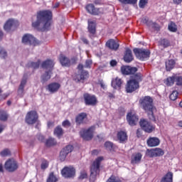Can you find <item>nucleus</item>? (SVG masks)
I'll return each mask as SVG.
<instances>
[{"label": "nucleus", "mask_w": 182, "mask_h": 182, "mask_svg": "<svg viewBox=\"0 0 182 182\" xmlns=\"http://www.w3.org/2000/svg\"><path fill=\"white\" fill-rule=\"evenodd\" d=\"M53 18V13L50 10L38 11L36 14V21L32 22V26L35 29H39V26L43 23V29H49Z\"/></svg>", "instance_id": "f257e3e1"}, {"label": "nucleus", "mask_w": 182, "mask_h": 182, "mask_svg": "<svg viewBox=\"0 0 182 182\" xmlns=\"http://www.w3.org/2000/svg\"><path fill=\"white\" fill-rule=\"evenodd\" d=\"M139 103L140 107L145 113H147L149 120L152 122H156V117L154 116V100L150 96L142 97L139 99Z\"/></svg>", "instance_id": "f03ea898"}, {"label": "nucleus", "mask_w": 182, "mask_h": 182, "mask_svg": "<svg viewBox=\"0 0 182 182\" xmlns=\"http://www.w3.org/2000/svg\"><path fill=\"white\" fill-rule=\"evenodd\" d=\"M105 160L103 156L97 157L92 163L90 168V182H95L100 173V164Z\"/></svg>", "instance_id": "7ed1b4c3"}, {"label": "nucleus", "mask_w": 182, "mask_h": 182, "mask_svg": "<svg viewBox=\"0 0 182 182\" xmlns=\"http://www.w3.org/2000/svg\"><path fill=\"white\" fill-rule=\"evenodd\" d=\"M85 66L83 64H78L77 69L78 70V73L74 77L75 82H81V80H86V79H89V71L83 70Z\"/></svg>", "instance_id": "20e7f679"}, {"label": "nucleus", "mask_w": 182, "mask_h": 182, "mask_svg": "<svg viewBox=\"0 0 182 182\" xmlns=\"http://www.w3.org/2000/svg\"><path fill=\"white\" fill-rule=\"evenodd\" d=\"M133 52L139 60H147L150 58V50L146 48H134Z\"/></svg>", "instance_id": "39448f33"}, {"label": "nucleus", "mask_w": 182, "mask_h": 182, "mask_svg": "<svg viewBox=\"0 0 182 182\" xmlns=\"http://www.w3.org/2000/svg\"><path fill=\"white\" fill-rule=\"evenodd\" d=\"M95 130H96V127L93 125L87 129H82L80 132V135L83 140L89 141V140H92L93 139V133H95Z\"/></svg>", "instance_id": "423d86ee"}, {"label": "nucleus", "mask_w": 182, "mask_h": 182, "mask_svg": "<svg viewBox=\"0 0 182 182\" xmlns=\"http://www.w3.org/2000/svg\"><path fill=\"white\" fill-rule=\"evenodd\" d=\"M59 61L62 66H64L65 68H70L72 65H76L77 62V58L73 57L71 59H69L68 57H66V55L60 54L59 57Z\"/></svg>", "instance_id": "0eeeda50"}, {"label": "nucleus", "mask_w": 182, "mask_h": 182, "mask_svg": "<svg viewBox=\"0 0 182 182\" xmlns=\"http://www.w3.org/2000/svg\"><path fill=\"white\" fill-rule=\"evenodd\" d=\"M83 99L85 106H96V105L99 103L96 95H92L89 92H85L83 94Z\"/></svg>", "instance_id": "6e6552de"}, {"label": "nucleus", "mask_w": 182, "mask_h": 182, "mask_svg": "<svg viewBox=\"0 0 182 182\" xmlns=\"http://www.w3.org/2000/svg\"><path fill=\"white\" fill-rule=\"evenodd\" d=\"M145 156L150 159H153V157H161V156H164V150L161 148L147 149Z\"/></svg>", "instance_id": "1a4fd4ad"}, {"label": "nucleus", "mask_w": 182, "mask_h": 182, "mask_svg": "<svg viewBox=\"0 0 182 182\" xmlns=\"http://www.w3.org/2000/svg\"><path fill=\"white\" fill-rule=\"evenodd\" d=\"M21 42L22 43H24V45H30L31 46H38L40 43L36 38L29 33L23 35Z\"/></svg>", "instance_id": "9d476101"}, {"label": "nucleus", "mask_w": 182, "mask_h": 182, "mask_svg": "<svg viewBox=\"0 0 182 182\" xmlns=\"http://www.w3.org/2000/svg\"><path fill=\"white\" fill-rule=\"evenodd\" d=\"M39 119V115L38 112L35 110L29 111L25 117V122L27 124H35L38 123V119Z\"/></svg>", "instance_id": "9b49d317"}, {"label": "nucleus", "mask_w": 182, "mask_h": 182, "mask_svg": "<svg viewBox=\"0 0 182 182\" xmlns=\"http://www.w3.org/2000/svg\"><path fill=\"white\" fill-rule=\"evenodd\" d=\"M19 26V22L14 18L8 19L4 26V29L6 32H11V31H15L16 28Z\"/></svg>", "instance_id": "f8f14e48"}, {"label": "nucleus", "mask_w": 182, "mask_h": 182, "mask_svg": "<svg viewBox=\"0 0 182 182\" xmlns=\"http://www.w3.org/2000/svg\"><path fill=\"white\" fill-rule=\"evenodd\" d=\"M139 125L141 126L142 130L146 133H153L156 130V127L150 122H148L147 119H141L139 122Z\"/></svg>", "instance_id": "ddd939ff"}, {"label": "nucleus", "mask_w": 182, "mask_h": 182, "mask_svg": "<svg viewBox=\"0 0 182 182\" xmlns=\"http://www.w3.org/2000/svg\"><path fill=\"white\" fill-rule=\"evenodd\" d=\"M61 174L65 178H73L76 175V169L73 166H65L62 171Z\"/></svg>", "instance_id": "4468645a"}, {"label": "nucleus", "mask_w": 182, "mask_h": 182, "mask_svg": "<svg viewBox=\"0 0 182 182\" xmlns=\"http://www.w3.org/2000/svg\"><path fill=\"white\" fill-rule=\"evenodd\" d=\"M18 162L15 161L14 159H9L7 160L4 164V168L7 171H9L10 173H14V171H16L18 170Z\"/></svg>", "instance_id": "2eb2a0df"}, {"label": "nucleus", "mask_w": 182, "mask_h": 182, "mask_svg": "<svg viewBox=\"0 0 182 182\" xmlns=\"http://www.w3.org/2000/svg\"><path fill=\"white\" fill-rule=\"evenodd\" d=\"M140 87V84L139 82H136L134 80H129L127 82L126 85V92L127 93H133V92H136L137 89Z\"/></svg>", "instance_id": "dca6fc26"}, {"label": "nucleus", "mask_w": 182, "mask_h": 182, "mask_svg": "<svg viewBox=\"0 0 182 182\" xmlns=\"http://www.w3.org/2000/svg\"><path fill=\"white\" fill-rule=\"evenodd\" d=\"M127 120L129 126H136L139 123V116L134 112H129L127 114Z\"/></svg>", "instance_id": "f3484780"}, {"label": "nucleus", "mask_w": 182, "mask_h": 182, "mask_svg": "<svg viewBox=\"0 0 182 182\" xmlns=\"http://www.w3.org/2000/svg\"><path fill=\"white\" fill-rule=\"evenodd\" d=\"M86 11L88 12V14H90V15H102L103 14V11H102V9L100 8H96L95 6V4H89L85 7Z\"/></svg>", "instance_id": "a211bd4d"}, {"label": "nucleus", "mask_w": 182, "mask_h": 182, "mask_svg": "<svg viewBox=\"0 0 182 182\" xmlns=\"http://www.w3.org/2000/svg\"><path fill=\"white\" fill-rule=\"evenodd\" d=\"M73 151V146L72 145L66 146L60 152V160L61 161H65V160H66V157H68V154H69V153H72Z\"/></svg>", "instance_id": "6ab92c4d"}, {"label": "nucleus", "mask_w": 182, "mask_h": 182, "mask_svg": "<svg viewBox=\"0 0 182 182\" xmlns=\"http://www.w3.org/2000/svg\"><path fill=\"white\" fill-rule=\"evenodd\" d=\"M87 122V113L86 112L79 113L75 117V123L77 126H80V124H86Z\"/></svg>", "instance_id": "aec40b11"}, {"label": "nucleus", "mask_w": 182, "mask_h": 182, "mask_svg": "<svg viewBox=\"0 0 182 182\" xmlns=\"http://www.w3.org/2000/svg\"><path fill=\"white\" fill-rule=\"evenodd\" d=\"M129 136H127V132L126 131H118L117 133V140L119 143L124 144L127 142Z\"/></svg>", "instance_id": "412c9836"}, {"label": "nucleus", "mask_w": 182, "mask_h": 182, "mask_svg": "<svg viewBox=\"0 0 182 182\" xmlns=\"http://www.w3.org/2000/svg\"><path fill=\"white\" fill-rule=\"evenodd\" d=\"M122 75H134L137 72V68L129 65H123L121 67Z\"/></svg>", "instance_id": "4be33fe9"}, {"label": "nucleus", "mask_w": 182, "mask_h": 182, "mask_svg": "<svg viewBox=\"0 0 182 182\" xmlns=\"http://www.w3.org/2000/svg\"><path fill=\"white\" fill-rule=\"evenodd\" d=\"M60 84L59 82H51L48 85L47 90L51 94L56 93L59 92V89H60Z\"/></svg>", "instance_id": "5701e85b"}, {"label": "nucleus", "mask_w": 182, "mask_h": 182, "mask_svg": "<svg viewBox=\"0 0 182 182\" xmlns=\"http://www.w3.org/2000/svg\"><path fill=\"white\" fill-rule=\"evenodd\" d=\"M146 144L148 147H157L160 145V139L156 136H150L146 140Z\"/></svg>", "instance_id": "b1692460"}, {"label": "nucleus", "mask_w": 182, "mask_h": 182, "mask_svg": "<svg viewBox=\"0 0 182 182\" xmlns=\"http://www.w3.org/2000/svg\"><path fill=\"white\" fill-rule=\"evenodd\" d=\"M105 46H107V48H108V49H110L111 50H117L120 45L119 44V43L115 41L114 39L111 38L106 42Z\"/></svg>", "instance_id": "393cba45"}, {"label": "nucleus", "mask_w": 182, "mask_h": 182, "mask_svg": "<svg viewBox=\"0 0 182 182\" xmlns=\"http://www.w3.org/2000/svg\"><path fill=\"white\" fill-rule=\"evenodd\" d=\"M88 32L90 33V38H95L96 35V22L88 20Z\"/></svg>", "instance_id": "a878e982"}, {"label": "nucleus", "mask_w": 182, "mask_h": 182, "mask_svg": "<svg viewBox=\"0 0 182 182\" xmlns=\"http://www.w3.org/2000/svg\"><path fill=\"white\" fill-rule=\"evenodd\" d=\"M53 66H55V63L52 60H46L41 63V68L43 69H48V72H52L53 70Z\"/></svg>", "instance_id": "bb28decb"}, {"label": "nucleus", "mask_w": 182, "mask_h": 182, "mask_svg": "<svg viewBox=\"0 0 182 182\" xmlns=\"http://www.w3.org/2000/svg\"><path fill=\"white\" fill-rule=\"evenodd\" d=\"M142 157L143 154L140 152L133 154L131 157V164H139L141 161Z\"/></svg>", "instance_id": "cd10ccee"}, {"label": "nucleus", "mask_w": 182, "mask_h": 182, "mask_svg": "<svg viewBox=\"0 0 182 182\" xmlns=\"http://www.w3.org/2000/svg\"><path fill=\"white\" fill-rule=\"evenodd\" d=\"M133 54L130 48H127L124 55V60L126 63H130L133 60Z\"/></svg>", "instance_id": "c85d7f7f"}, {"label": "nucleus", "mask_w": 182, "mask_h": 182, "mask_svg": "<svg viewBox=\"0 0 182 182\" xmlns=\"http://www.w3.org/2000/svg\"><path fill=\"white\" fill-rule=\"evenodd\" d=\"M123 82L122 81V79L119 77H117L116 78L113 79L111 82V86L114 89H119L120 90L122 88V84Z\"/></svg>", "instance_id": "c756f323"}, {"label": "nucleus", "mask_w": 182, "mask_h": 182, "mask_svg": "<svg viewBox=\"0 0 182 182\" xmlns=\"http://www.w3.org/2000/svg\"><path fill=\"white\" fill-rule=\"evenodd\" d=\"M104 147H105L106 150H109V151H114L116 149H117V146L114 145V144L110 141H107L104 144Z\"/></svg>", "instance_id": "7c9ffc66"}, {"label": "nucleus", "mask_w": 182, "mask_h": 182, "mask_svg": "<svg viewBox=\"0 0 182 182\" xmlns=\"http://www.w3.org/2000/svg\"><path fill=\"white\" fill-rule=\"evenodd\" d=\"M173 172H167L166 174L161 178V182H173Z\"/></svg>", "instance_id": "2f4dec72"}, {"label": "nucleus", "mask_w": 182, "mask_h": 182, "mask_svg": "<svg viewBox=\"0 0 182 182\" xmlns=\"http://www.w3.org/2000/svg\"><path fill=\"white\" fill-rule=\"evenodd\" d=\"M53 133L55 136H58V139H60V137L63 136L65 132L63 131V128H62V127L58 125L54 129Z\"/></svg>", "instance_id": "473e14b6"}, {"label": "nucleus", "mask_w": 182, "mask_h": 182, "mask_svg": "<svg viewBox=\"0 0 182 182\" xmlns=\"http://www.w3.org/2000/svg\"><path fill=\"white\" fill-rule=\"evenodd\" d=\"M133 75H134L132 77L131 80H134V82H138V85H140V82L143 81V74L138 73Z\"/></svg>", "instance_id": "72a5a7b5"}, {"label": "nucleus", "mask_w": 182, "mask_h": 182, "mask_svg": "<svg viewBox=\"0 0 182 182\" xmlns=\"http://www.w3.org/2000/svg\"><path fill=\"white\" fill-rule=\"evenodd\" d=\"M56 144H58L56 139L52 137L48 138L45 143L46 147H52L53 146H56Z\"/></svg>", "instance_id": "f704fd0d"}, {"label": "nucleus", "mask_w": 182, "mask_h": 182, "mask_svg": "<svg viewBox=\"0 0 182 182\" xmlns=\"http://www.w3.org/2000/svg\"><path fill=\"white\" fill-rule=\"evenodd\" d=\"M41 66V60H38L37 62L30 61L27 64L28 68H32L33 69H39Z\"/></svg>", "instance_id": "c9c22d12"}, {"label": "nucleus", "mask_w": 182, "mask_h": 182, "mask_svg": "<svg viewBox=\"0 0 182 182\" xmlns=\"http://www.w3.org/2000/svg\"><path fill=\"white\" fill-rule=\"evenodd\" d=\"M50 75H52V72L46 71V73L41 76V82L45 83L46 82H48V80L51 77Z\"/></svg>", "instance_id": "e433bc0d"}, {"label": "nucleus", "mask_w": 182, "mask_h": 182, "mask_svg": "<svg viewBox=\"0 0 182 182\" xmlns=\"http://www.w3.org/2000/svg\"><path fill=\"white\" fill-rule=\"evenodd\" d=\"M159 46H163V48H168L170 46V41L167 38H161L159 41Z\"/></svg>", "instance_id": "4c0bfd02"}, {"label": "nucleus", "mask_w": 182, "mask_h": 182, "mask_svg": "<svg viewBox=\"0 0 182 182\" xmlns=\"http://www.w3.org/2000/svg\"><path fill=\"white\" fill-rule=\"evenodd\" d=\"M176 65V62L174 60H169L166 63V69L168 72H170Z\"/></svg>", "instance_id": "58836bf2"}, {"label": "nucleus", "mask_w": 182, "mask_h": 182, "mask_svg": "<svg viewBox=\"0 0 182 182\" xmlns=\"http://www.w3.org/2000/svg\"><path fill=\"white\" fill-rule=\"evenodd\" d=\"M0 120L1 122H6L8 120V113H6V111L0 109Z\"/></svg>", "instance_id": "ea45409f"}, {"label": "nucleus", "mask_w": 182, "mask_h": 182, "mask_svg": "<svg viewBox=\"0 0 182 182\" xmlns=\"http://www.w3.org/2000/svg\"><path fill=\"white\" fill-rule=\"evenodd\" d=\"M119 2L124 5H136L137 0H118Z\"/></svg>", "instance_id": "a19ab883"}, {"label": "nucleus", "mask_w": 182, "mask_h": 182, "mask_svg": "<svg viewBox=\"0 0 182 182\" xmlns=\"http://www.w3.org/2000/svg\"><path fill=\"white\" fill-rule=\"evenodd\" d=\"M175 82H176V77H174V76L168 77L166 79V86H173V85H174Z\"/></svg>", "instance_id": "79ce46f5"}, {"label": "nucleus", "mask_w": 182, "mask_h": 182, "mask_svg": "<svg viewBox=\"0 0 182 182\" xmlns=\"http://www.w3.org/2000/svg\"><path fill=\"white\" fill-rule=\"evenodd\" d=\"M58 181V178L55 176V174L53 172H51L47 179V182H57Z\"/></svg>", "instance_id": "37998d69"}, {"label": "nucleus", "mask_w": 182, "mask_h": 182, "mask_svg": "<svg viewBox=\"0 0 182 182\" xmlns=\"http://www.w3.org/2000/svg\"><path fill=\"white\" fill-rule=\"evenodd\" d=\"M177 97H178V92L177 90H174L172 93L169 95V99L174 102V100H177Z\"/></svg>", "instance_id": "c03bdc74"}, {"label": "nucleus", "mask_w": 182, "mask_h": 182, "mask_svg": "<svg viewBox=\"0 0 182 182\" xmlns=\"http://www.w3.org/2000/svg\"><path fill=\"white\" fill-rule=\"evenodd\" d=\"M168 30L170 32H176L177 31V25H176V23L171 22L168 25Z\"/></svg>", "instance_id": "a18cd8bd"}, {"label": "nucleus", "mask_w": 182, "mask_h": 182, "mask_svg": "<svg viewBox=\"0 0 182 182\" xmlns=\"http://www.w3.org/2000/svg\"><path fill=\"white\" fill-rule=\"evenodd\" d=\"M0 58L1 59H6V58H8V53L6 52V49H0Z\"/></svg>", "instance_id": "49530a36"}, {"label": "nucleus", "mask_w": 182, "mask_h": 182, "mask_svg": "<svg viewBox=\"0 0 182 182\" xmlns=\"http://www.w3.org/2000/svg\"><path fill=\"white\" fill-rule=\"evenodd\" d=\"M93 64V61L91 59H87L85 63L84 68L85 69H91L92 65Z\"/></svg>", "instance_id": "de8ad7c7"}, {"label": "nucleus", "mask_w": 182, "mask_h": 182, "mask_svg": "<svg viewBox=\"0 0 182 182\" xmlns=\"http://www.w3.org/2000/svg\"><path fill=\"white\" fill-rule=\"evenodd\" d=\"M149 4V0H139V6L141 9H144L146 5Z\"/></svg>", "instance_id": "09e8293b"}, {"label": "nucleus", "mask_w": 182, "mask_h": 182, "mask_svg": "<svg viewBox=\"0 0 182 182\" xmlns=\"http://www.w3.org/2000/svg\"><path fill=\"white\" fill-rule=\"evenodd\" d=\"M107 182H122V181H121L120 178H117V177H116V176H111L108 178V180L107 181Z\"/></svg>", "instance_id": "8fccbe9b"}, {"label": "nucleus", "mask_w": 182, "mask_h": 182, "mask_svg": "<svg viewBox=\"0 0 182 182\" xmlns=\"http://www.w3.org/2000/svg\"><path fill=\"white\" fill-rule=\"evenodd\" d=\"M0 155L1 157H6L7 156H11V151L9 149H6L1 151Z\"/></svg>", "instance_id": "3c124183"}, {"label": "nucleus", "mask_w": 182, "mask_h": 182, "mask_svg": "<svg viewBox=\"0 0 182 182\" xmlns=\"http://www.w3.org/2000/svg\"><path fill=\"white\" fill-rule=\"evenodd\" d=\"M41 167L42 170H46V168H48V167H49V162L44 159L41 163Z\"/></svg>", "instance_id": "603ef678"}, {"label": "nucleus", "mask_w": 182, "mask_h": 182, "mask_svg": "<svg viewBox=\"0 0 182 182\" xmlns=\"http://www.w3.org/2000/svg\"><path fill=\"white\" fill-rule=\"evenodd\" d=\"M141 23H145L147 26H150L151 25V21L149 20V18L145 17L141 19Z\"/></svg>", "instance_id": "864d4df0"}, {"label": "nucleus", "mask_w": 182, "mask_h": 182, "mask_svg": "<svg viewBox=\"0 0 182 182\" xmlns=\"http://www.w3.org/2000/svg\"><path fill=\"white\" fill-rule=\"evenodd\" d=\"M150 26H152L155 31H160V26L157 23L151 21Z\"/></svg>", "instance_id": "5fc2aeb1"}, {"label": "nucleus", "mask_w": 182, "mask_h": 182, "mask_svg": "<svg viewBox=\"0 0 182 182\" xmlns=\"http://www.w3.org/2000/svg\"><path fill=\"white\" fill-rule=\"evenodd\" d=\"M62 126L63 127H70L71 126L70 121L68 119H65L62 122Z\"/></svg>", "instance_id": "6e6d98bb"}, {"label": "nucleus", "mask_w": 182, "mask_h": 182, "mask_svg": "<svg viewBox=\"0 0 182 182\" xmlns=\"http://www.w3.org/2000/svg\"><path fill=\"white\" fill-rule=\"evenodd\" d=\"M176 82L177 86H182V77L181 76L176 77Z\"/></svg>", "instance_id": "4d7b16f0"}, {"label": "nucleus", "mask_w": 182, "mask_h": 182, "mask_svg": "<svg viewBox=\"0 0 182 182\" xmlns=\"http://www.w3.org/2000/svg\"><path fill=\"white\" fill-rule=\"evenodd\" d=\"M85 178H87V173L86 171H83L80 173V175L79 176L80 180H83Z\"/></svg>", "instance_id": "13d9d810"}, {"label": "nucleus", "mask_w": 182, "mask_h": 182, "mask_svg": "<svg viewBox=\"0 0 182 182\" xmlns=\"http://www.w3.org/2000/svg\"><path fill=\"white\" fill-rule=\"evenodd\" d=\"M136 137L138 139H141V137H143V130L138 129L136 130Z\"/></svg>", "instance_id": "bf43d9fd"}, {"label": "nucleus", "mask_w": 182, "mask_h": 182, "mask_svg": "<svg viewBox=\"0 0 182 182\" xmlns=\"http://www.w3.org/2000/svg\"><path fill=\"white\" fill-rule=\"evenodd\" d=\"M26 74H24L23 75V78L22 79V80H21V84L20 85H21V86H26V80H27V78H26Z\"/></svg>", "instance_id": "052dcab7"}, {"label": "nucleus", "mask_w": 182, "mask_h": 182, "mask_svg": "<svg viewBox=\"0 0 182 182\" xmlns=\"http://www.w3.org/2000/svg\"><path fill=\"white\" fill-rule=\"evenodd\" d=\"M37 139L38 141H41V143H43V141H45V136L42 134H38Z\"/></svg>", "instance_id": "680f3d73"}, {"label": "nucleus", "mask_w": 182, "mask_h": 182, "mask_svg": "<svg viewBox=\"0 0 182 182\" xmlns=\"http://www.w3.org/2000/svg\"><path fill=\"white\" fill-rule=\"evenodd\" d=\"M8 96H9V94H3L2 95H0V102L6 100Z\"/></svg>", "instance_id": "e2e57ef3"}, {"label": "nucleus", "mask_w": 182, "mask_h": 182, "mask_svg": "<svg viewBox=\"0 0 182 182\" xmlns=\"http://www.w3.org/2000/svg\"><path fill=\"white\" fill-rule=\"evenodd\" d=\"M109 99H114V94L112 92H107Z\"/></svg>", "instance_id": "0e129e2a"}, {"label": "nucleus", "mask_w": 182, "mask_h": 182, "mask_svg": "<svg viewBox=\"0 0 182 182\" xmlns=\"http://www.w3.org/2000/svg\"><path fill=\"white\" fill-rule=\"evenodd\" d=\"M81 40L82 41L83 43H85V45H89V41H87L86 38L82 37Z\"/></svg>", "instance_id": "69168bd1"}, {"label": "nucleus", "mask_w": 182, "mask_h": 182, "mask_svg": "<svg viewBox=\"0 0 182 182\" xmlns=\"http://www.w3.org/2000/svg\"><path fill=\"white\" fill-rule=\"evenodd\" d=\"M110 65L112 66H116L117 65V61H116V60H112L110 61Z\"/></svg>", "instance_id": "338daca9"}, {"label": "nucleus", "mask_w": 182, "mask_h": 182, "mask_svg": "<svg viewBox=\"0 0 182 182\" xmlns=\"http://www.w3.org/2000/svg\"><path fill=\"white\" fill-rule=\"evenodd\" d=\"M24 89H25V86L21 85L20 84L19 87H18V92H21V93H23Z\"/></svg>", "instance_id": "774afa93"}]
</instances>
